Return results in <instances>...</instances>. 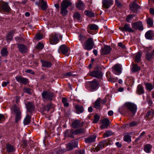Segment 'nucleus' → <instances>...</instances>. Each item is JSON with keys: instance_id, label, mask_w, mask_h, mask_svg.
I'll return each mask as SVG.
<instances>
[{"instance_id": "obj_62", "label": "nucleus", "mask_w": 154, "mask_h": 154, "mask_svg": "<svg viewBox=\"0 0 154 154\" xmlns=\"http://www.w3.org/2000/svg\"><path fill=\"white\" fill-rule=\"evenodd\" d=\"M76 154H85V151L83 150H79L76 151Z\"/></svg>"}, {"instance_id": "obj_27", "label": "nucleus", "mask_w": 154, "mask_h": 154, "mask_svg": "<svg viewBox=\"0 0 154 154\" xmlns=\"http://www.w3.org/2000/svg\"><path fill=\"white\" fill-rule=\"evenodd\" d=\"M154 37V32L152 30H149L145 34V37L147 39H151Z\"/></svg>"}, {"instance_id": "obj_39", "label": "nucleus", "mask_w": 154, "mask_h": 154, "mask_svg": "<svg viewBox=\"0 0 154 154\" xmlns=\"http://www.w3.org/2000/svg\"><path fill=\"white\" fill-rule=\"evenodd\" d=\"M145 55L146 60L149 61L154 58V57L151 52L150 53L147 52H146Z\"/></svg>"}, {"instance_id": "obj_30", "label": "nucleus", "mask_w": 154, "mask_h": 154, "mask_svg": "<svg viewBox=\"0 0 154 154\" xmlns=\"http://www.w3.org/2000/svg\"><path fill=\"white\" fill-rule=\"evenodd\" d=\"M76 7L79 10H83L84 9V4L81 0H79L78 2L76 3Z\"/></svg>"}, {"instance_id": "obj_55", "label": "nucleus", "mask_w": 154, "mask_h": 154, "mask_svg": "<svg viewBox=\"0 0 154 154\" xmlns=\"http://www.w3.org/2000/svg\"><path fill=\"white\" fill-rule=\"evenodd\" d=\"M44 46L42 43H39L37 46L36 48L38 50H42Z\"/></svg>"}, {"instance_id": "obj_37", "label": "nucleus", "mask_w": 154, "mask_h": 154, "mask_svg": "<svg viewBox=\"0 0 154 154\" xmlns=\"http://www.w3.org/2000/svg\"><path fill=\"white\" fill-rule=\"evenodd\" d=\"M152 146L150 144H146L144 146V150L147 153H149Z\"/></svg>"}, {"instance_id": "obj_35", "label": "nucleus", "mask_w": 154, "mask_h": 154, "mask_svg": "<svg viewBox=\"0 0 154 154\" xmlns=\"http://www.w3.org/2000/svg\"><path fill=\"white\" fill-rule=\"evenodd\" d=\"M137 92L139 95L144 93L143 88L141 85H138L137 88Z\"/></svg>"}, {"instance_id": "obj_28", "label": "nucleus", "mask_w": 154, "mask_h": 154, "mask_svg": "<svg viewBox=\"0 0 154 154\" xmlns=\"http://www.w3.org/2000/svg\"><path fill=\"white\" fill-rule=\"evenodd\" d=\"M109 119H106L103 120L102 122V124L100 126L102 129H104L107 128L109 125Z\"/></svg>"}, {"instance_id": "obj_63", "label": "nucleus", "mask_w": 154, "mask_h": 154, "mask_svg": "<svg viewBox=\"0 0 154 154\" xmlns=\"http://www.w3.org/2000/svg\"><path fill=\"white\" fill-rule=\"evenodd\" d=\"M20 97L19 96H16V100H15V102L16 103H17V105H18V103L20 102Z\"/></svg>"}, {"instance_id": "obj_4", "label": "nucleus", "mask_w": 154, "mask_h": 154, "mask_svg": "<svg viewBox=\"0 0 154 154\" xmlns=\"http://www.w3.org/2000/svg\"><path fill=\"white\" fill-rule=\"evenodd\" d=\"M42 96L44 101H51L53 99V94L52 93L47 91H43L42 93Z\"/></svg>"}, {"instance_id": "obj_53", "label": "nucleus", "mask_w": 154, "mask_h": 154, "mask_svg": "<svg viewBox=\"0 0 154 154\" xmlns=\"http://www.w3.org/2000/svg\"><path fill=\"white\" fill-rule=\"evenodd\" d=\"M100 118V116L97 115H95L94 117V119L93 121V123H97Z\"/></svg>"}, {"instance_id": "obj_7", "label": "nucleus", "mask_w": 154, "mask_h": 154, "mask_svg": "<svg viewBox=\"0 0 154 154\" xmlns=\"http://www.w3.org/2000/svg\"><path fill=\"white\" fill-rule=\"evenodd\" d=\"M89 87L93 91L97 90L99 87V83L97 80L96 79H94L92 81L90 82L89 83Z\"/></svg>"}, {"instance_id": "obj_59", "label": "nucleus", "mask_w": 154, "mask_h": 154, "mask_svg": "<svg viewBox=\"0 0 154 154\" xmlns=\"http://www.w3.org/2000/svg\"><path fill=\"white\" fill-rule=\"evenodd\" d=\"M134 16V14L129 15H128L126 18V20L128 22H129V20L131 19V18L133 17V16Z\"/></svg>"}, {"instance_id": "obj_1", "label": "nucleus", "mask_w": 154, "mask_h": 154, "mask_svg": "<svg viewBox=\"0 0 154 154\" xmlns=\"http://www.w3.org/2000/svg\"><path fill=\"white\" fill-rule=\"evenodd\" d=\"M11 113L15 115V122L17 123L21 118V112L18 105L14 104L10 108Z\"/></svg>"}, {"instance_id": "obj_36", "label": "nucleus", "mask_w": 154, "mask_h": 154, "mask_svg": "<svg viewBox=\"0 0 154 154\" xmlns=\"http://www.w3.org/2000/svg\"><path fill=\"white\" fill-rule=\"evenodd\" d=\"M15 32V30H11L8 34L7 36V40L9 41H11L12 39L13 34Z\"/></svg>"}, {"instance_id": "obj_48", "label": "nucleus", "mask_w": 154, "mask_h": 154, "mask_svg": "<svg viewBox=\"0 0 154 154\" xmlns=\"http://www.w3.org/2000/svg\"><path fill=\"white\" fill-rule=\"evenodd\" d=\"M60 13L62 14L63 16H65L67 14L68 11L67 10V9L62 7H60Z\"/></svg>"}, {"instance_id": "obj_26", "label": "nucleus", "mask_w": 154, "mask_h": 154, "mask_svg": "<svg viewBox=\"0 0 154 154\" xmlns=\"http://www.w3.org/2000/svg\"><path fill=\"white\" fill-rule=\"evenodd\" d=\"M111 48L110 46L105 45L103 48L101 49V54H106L110 52Z\"/></svg>"}, {"instance_id": "obj_13", "label": "nucleus", "mask_w": 154, "mask_h": 154, "mask_svg": "<svg viewBox=\"0 0 154 154\" xmlns=\"http://www.w3.org/2000/svg\"><path fill=\"white\" fill-rule=\"evenodd\" d=\"M15 79L19 83L22 84L26 85L29 82L28 79L23 77L20 75H18L15 77Z\"/></svg>"}, {"instance_id": "obj_3", "label": "nucleus", "mask_w": 154, "mask_h": 154, "mask_svg": "<svg viewBox=\"0 0 154 154\" xmlns=\"http://www.w3.org/2000/svg\"><path fill=\"white\" fill-rule=\"evenodd\" d=\"M61 38V36L59 34H52L50 38V42L52 45L56 44L59 42V39Z\"/></svg>"}, {"instance_id": "obj_49", "label": "nucleus", "mask_w": 154, "mask_h": 154, "mask_svg": "<svg viewBox=\"0 0 154 154\" xmlns=\"http://www.w3.org/2000/svg\"><path fill=\"white\" fill-rule=\"evenodd\" d=\"M140 70V67L138 66L136 64L133 65L132 69V71L133 72H136Z\"/></svg>"}, {"instance_id": "obj_40", "label": "nucleus", "mask_w": 154, "mask_h": 154, "mask_svg": "<svg viewBox=\"0 0 154 154\" xmlns=\"http://www.w3.org/2000/svg\"><path fill=\"white\" fill-rule=\"evenodd\" d=\"M75 135L83 134L85 133V130L84 129L80 128L75 130Z\"/></svg>"}, {"instance_id": "obj_45", "label": "nucleus", "mask_w": 154, "mask_h": 154, "mask_svg": "<svg viewBox=\"0 0 154 154\" xmlns=\"http://www.w3.org/2000/svg\"><path fill=\"white\" fill-rule=\"evenodd\" d=\"M73 17L75 20H81V16L78 12H76L74 14Z\"/></svg>"}, {"instance_id": "obj_29", "label": "nucleus", "mask_w": 154, "mask_h": 154, "mask_svg": "<svg viewBox=\"0 0 154 154\" xmlns=\"http://www.w3.org/2000/svg\"><path fill=\"white\" fill-rule=\"evenodd\" d=\"M154 115V110L151 109L148 111L147 113L145 118L146 120H149Z\"/></svg>"}, {"instance_id": "obj_24", "label": "nucleus", "mask_w": 154, "mask_h": 154, "mask_svg": "<svg viewBox=\"0 0 154 154\" xmlns=\"http://www.w3.org/2000/svg\"><path fill=\"white\" fill-rule=\"evenodd\" d=\"M72 3L68 0H63L61 3L60 7L67 9L68 7L72 5Z\"/></svg>"}, {"instance_id": "obj_18", "label": "nucleus", "mask_w": 154, "mask_h": 154, "mask_svg": "<svg viewBox=\"0 0 154 154\" xmlns=\"http://www.w3.org/2000/svg\"><path fill=\"white\" fill-rule=\"evenodd\" d=\"M17 47L19 51L22 53H25L27 51V47L24 44H18Z\"/></svg>"}, {"instance_id": "obj_57", "label": "nucleus", "mask_w": 154, "mask_h": 154, "mask_svg": "<svg viewBox=\"0 0 154 154\" xmlns=\"http://www.w3.org/2000/svg\"><path fill=\"white\" fill-rule=\"evenodd\" d=\"M116 4V5L119 8H121L122 5L121 2L117 0H115Z\"/></svg>"}, {"instance_id": "obj_20", "label": "nucleus", "mask_w": 154, "mask_h": 154, "mask_svg": "<svg viewBox=\"0 0 154 154\" xmlns=\"http://www.w3.org/2000/svg\"><path fill=\"white\" fill-rule=\"evenodd\" d=\"M112 68L114 71L116 72H114V73L116 75H119L120 74L121 72V66L119 64H117L114 65L113 67Z\"/></svg>"}, {"instance_id": "obj_50", "label": "nucleus", "mask_w": 154, "mask_h": 154, "mask_svg": "<svg viewBox=\"0 0 154 154\" xmlns=\"http://www.w3.org/2000/svg\"><path fill=\"white\" fill-rule=\"evenodd\" d=\"M113 133L111 131H106L105 133L103 134V137L104 138L106 137H108L111 135H112Z\"/></svg>"}, {"instance_id": "obj_17", "label": "nucleus", "mask_w": 154, "mask_h": 154, "mask_svg": "<svg viewBox=\"0 0 154 154\" xmlns=\"http://www.w3.org/2000/svg\"><path fill=\"white\" fill-rule=\"evenodd\" d=\"M98 28V26L97 25L93 24H90L88 25L87 29L88 32L92 34H93V30H97Z\"/></svg>"}, {"instance_id": "obj_47", "label": "nucleus", "mask_w": 154, "mask_h": 154, "mask_svg": "<svg viewBox=\"0 0 154 154\" xmlns=\"http://www.w3.org/2000/svg\"><path fill=\"white\" fill-rule=\"evenodd\" d=\"M124 140L128 143H130L131 141V137L128 135H125L124 137Z\"/></svg>"}, {"instance_id": "obj_25", "label": "nucleus", "mask_w": 154, "mask_h": 154, "mask_svg": "<svg viewBox=\"0 0 154 154\" xmlns=\"http://www.w3.org/2000/svg\"><path fill=\"white\" fill-rule=\"evenodd\" d=\"M96 137L94 135H92L85 138L86 143H90L95 141Z\"/></svg>"}, {"instance_id": "obj_19", "label": "nucleus", "mask_w": 154, "mask_h": 154, "mask_svg": "<svg viewBox=\"0 0 154 154\" xmlns=\"http://www.w3.org/2000/svg\"><path fill=\"white\" fill-rule=\"evenodd\" d=\"M69 50V47L65 45H63L59 47L58 51L59 52H60L62 54L66 55Z\"/></svg>"}, {"instance_id": "obj_60", "label": "nucleus", "mask_w": 154, "mask_h": 154, "mask_svg": "<svg viewBox=\"0 0 154 154\" xmlns=\"http://www.w3.org/2000/svg\"><path fill=\"white\" fill-rule=\"evenodd\" d=\"M23 148H26L27 147L28 145L27 142L26 140H24L22 141V144Z\"/></svg>"}, {"instance_id": "obj_21", "label": "nucleus", "mask_w": 154, "mask_h": 154, "mask_svg": "<svg viewBox=\"0 0 154 154\" xmlns=\"http://www.w3.org/2000/svg\"><path fill=\"white\" fill-rule=\"evenodd\" d=\"M113 3V1L112 0H103L102 1L103 7L105 8H108Z\"/></svg>"}, {"instance_id": "obj_46", "label": "nucleus", "mask_w": 154, "mask_h": 154, "mask_svg": "<svg viewBox=\"0 0 154 154\" xmlns=\"http://www.w3.org/2000/svg\"><path fill=\"white\" fill-rule=\"evenodd\" d=\"M85 14L90 17H94V14L92 12L88 11H85Z\"/></svg>"}, {"instance_id": "obj_33", "label": "nucleus", "mask_w": 154, "mask_h": 154, "mask_svg": "<svg viewBox=\"0 0 154 154\" xmlns=\"http://www.w3.org/2000/svg\"><path fill=\"white\" fill-rule=\"evenodd\" d=\"M101 100V99L100 98H99L95 102L94 107L96 109H99L100 107V101Z\"/></svg>"}, {"instance_id": "obj_51", "label": "nucleus", "mask_w": 154, "mask_h": 154, "mask_svg": "<svg viewBox=\"0 0 154 154\" xmlns=\"http://www.w3.org/2000/svg\"><path fill=\"white\" fill-rule=\"evenodd\" d=\"M31 89L26 87H25L23 88V91L25 93H27L29 94H31L32 92L31 91Z\"/></svg>"}, {"instance_id": "obj_11", "label": "nucleus", "mask_w": 154, "mask_h": 154, "mask_svg": "<svg viewBox=\"0 0 154 154\" xmlns=\"http://www.w3.org/2000/svg\"><path fill=\"white\" fill-rule=\"evenodd\" d=\"M132 28L140 31L143 30V29L142 23L141 21H137V22L131 23Z\"/></svg>"}, {"instance_id": "obj_56", "label": "nucleus", "mask_w": 154, "mask_h": 154, "mask_svg": "<svg viewBox=\"0 0 154 154\" xmlns=\"http://www.w3.org/2000/svg\"><path fill=\"white\" fill-rule=\"evenodd\" d=\"M51 108V104H48L47 105L45 106L44 107L45 110L47 111H49L50 109Z\"/></svg>"}, {"instance_id": "obj_10", "label": "nucleus", "mask_w": 154, "mask_h": 154, "mask_svg": "<svg viewBox=\"0 0 154 154\" xmlns=\"http://www.w3.org/2000/svg\"><path fill=\"white\" fill-rule=\"evenodd\" d=\"M35 4L38 7H40L41 9L44 11L46 10L48 8L47 2L44 0L37 1L35 2Z\"/></svg>"}, {"instance_id": "obj_9", "label": "nucleus", "mask_w": 154, "mask_h": 154, "mask_svg": "<svg viewBox=\"0 0 154 154\" xmlns=\"http://www.w3.org/2000/svg\"><path fill=\"white\" fill-rule=\"evenodd\" d=\"M108 145V143L107 141L106 140H103L102 141L99 143L98 145L95 148L94 151L98 152L102 148H104L105 146H107Z\"/></svg>"}, {"instance_id": "obj_64", "label": "nucleus", "mask_w": 154, "mask_h": 154, "mask_svg": "<svg viewBox=\"0 0 154 154\" xmlns=\"http://www.w3.org/2000/svg\"><path fill=\"white\" fill-rule=\"evenodd\" d=\"M10 82L9 81H7V82H3L2 84V86L3 87H5L7 85V84H9Z\"/></svg>"}, {"instance_id": "obj_43", "label": "nucleus", "mask_w": 154, "mask_h": 154, "mask_svg": "<svg viewBox=\"0 0 154 154\" xmlns=\"http://www.w3.org/2000/svg\"><path fill=\"white\" fill-rule=\"evenodd\" d=\"M86 38V37L85 35L82 34H80L78 36V38L79 41L81 42L82 45L84 44L83 42L85 41Z\"/></svg>"}, {"instance_id": "obj_42", "label": "nucleus", "mask_w": 154, "mask_h": 154, "mask_svg": "<svg viewBox=\"0 0 154 154\" xmlns=\"http://www.w3.org/2000/svg\"><path fill=\"white\" fill-rule=\"evenodd\" d=\"M145 85L146 89L149 91H151L154 88V85H152L150 83H146Z\"/></svg>"}, {"instance_id": "obj_44", "label": "nucleus", "mask_w": 154, "mask_h": 154, "mask_svg": "<svg viewBox=\"0 0 154 154\" xmlns=\"http://www.w3.org/2000/svg\"><path fill=\"white\" fill-rule=\"evenodd\" d=\"M141 54L140 52H138L136 55L135 61L137 63L140 62L141 60Z\"/></svg>"}, {"instance_id": "obj_22", "label": "nucleus", "mask_w": 154, "mask_h": 154, "mask_svg": "<svg viewBox=\"0 0 154 154\" xmlns=\"http://www.w3.org/2000/svg\"><path fill=\"white\" fill-rule=\"evenodd\" d=\"M80 122V121L79 120H75L72 123V127L74 128H77L79 127L82 126L84 124V122H83L81 123Z\"/></svg>"}, {"instance_id": "obj_41", "label": "nucleus", "mask_w": 154, "mask_h": 154, "mask_svg": "<svg viewBox=\"0 0 154 154\" xmlns=\"http://www.w3.org/2000/svg\"><path fill=\"white\" fill-rule=\"evenodd\" d=\"M31 122V117L29 115H27L24 120V125H27Z\"/></svg>"}, {"instance_id": "obj_2", "label": "nucleus", "mask_w": 154, "mask_h": 154, "mask_svg": "<svg viewBox=\"0 0 154 154\" xmlns=\"http://www.w3.org/2000/svg\"><path fill=\"white\" fill-rule=\"evenodd\" d=\"M84 46V49L88 50L92 49L94 45L93 39L91 38H89L85 41L82 45Z\"/></svg>"}, {"instance_id": "obj_52", "label": "nucleus", "mask_w": 154, "mask_h": 154, "mask_svg": "<svg viewBox=\"0 0 154 154\" xmlns=\"http://www.w3.org/2000/svg\"><path fill=\"white\" fill-rule=\"evenodd\" d=\"M139 124V123L138 122L133 121L130 122L129 125L130 127H135L137 126Z\"/></svg>"}, {"instance_id": "obj_16", "label": "nucleus", "mask_w": 154, "mask_h": 154, "mask_svg": "<svg viewBox=\"0 0 154 154\" xmlns=\"http://www.w3.org/2000/svg\"><path fill=\"white\" fill-rule=\"evenodd\" d=\"M129 7L130 10L133 11L134 13H135L140 8V6L135 2L130 4L129 5Z\"/></svg>"}, {"instance_id": "obj_61", "label": "nucleus", "mask_w": 154, "mask_h": 154, "mask_svg": "<svg viewBox=\"0 0 154 154\" xmlns=\"http://www.w3.org/2000/svg\"><path fill=\"white\" fill-rule=\"evenodd\" d=\"M35 38H36V39H37V40H39L42 38V36L41 34H37Z\"/></svg>"}, {"instance_id": "obj_38", "label": "nucleus", "mask_w": 154, "mask_h": 154, "mask_svg": "<svg viewBox=\"0 0 154 154\" xmlns=\"http://www.w3.org/2000/svg\"><path fill=\"white\" fill-rule=\"evenodd\" d=\"M1 53L2 56L3 57L7 56L8 54V52L7 48L5 47L2 48L1 51Z\"/></svg>"}, {"instance_id": "obj_34", "label": "nucleus", "mask_w": 154, "mask_h": 154, "mask_svg": "<svg viewBox=\"0 0 154 154\" xmlns=\"http://www.w3.org/2000/svg\"><path fill=\"white\" fill-rule=\"evenodd\" d=\"M75 108L77 114L82 113L84 110L83 106L80 105H76L75 106Z\"/></svg>"}, {"instance_id": "obj_23", "label": "nucleus", "mask_w": 154, "mask_h": 154, "mask_svg": "<svg viewBox=\"0 0 154 154\" xmlns=\"http://www.w3.org/2000/svg\"><path fill=\"white\" fill-rule=\"evenodd\" d=\"M75 130L71 129L70 131L67 129L64 132L65 137H69L73 138V135H75Z\"/></svg>"}, {"instance_id": "obj_8", "label": "nucleus", "mask_w": 154, "mask_h": 154, "mask_svg": "<svg viewBox=\"0 0 154 154\" xmlns=\"http://www.w3.org/2000/svg\"><path fill=\"white\" fill-rule=\"evenodd\" d=\"M78 142L77 140H73L67 144L68 150H71L74 148L78 147Z\"/></svg>"}, {"instance_id": "obj_15", "label": "nucleus", "mask_w": 154, "mask_h": 154, "mask_svg": "<svg viewBox=\"0 0 154 154\" xmlns=\"http://www.w3.org/2000/svg\"><path fill=\"white\" fill-rule=\"evenodd\" d=\"M90 75L92 77L100 79L102 77L103 74L101 71L96 70H94L91 72Z\"/></svg>"}, {"instance_id": "obj_6", "label": "nucleus", "mask_w": 154, "mask_h": 154, "mask_svg": "<svg viewBox=\"0 0 154 154\" xmlns=\"http://www.w3.org/2000/svg\"><path fill=\"white\" fill-rule=\"evenodd\" d=\"M0 8L4 12L8 13L11 11V9L7 2L0 1Z\"/></svg>"}, {"instance_id": "obj_5", "label": "nucleus", "mask_w": 154, "mask_h": 154, "mask_svg": "<svg viewBox=\"0 0 154 154\" xmlns=\"http://www.w3.org/2000/svg\"><path fill=\"white\" fill-rule=\"evenodd\" d=\"M124 106L133 114L134 115L135 114L137 108L135 104L131 102H127L125 104Z\"/></svg>"}, {"instance_id": "obj_32", "label": "nucleus", "mask_w": 154, "mask_h": 154, "mask_svg": "<svg viewBox=\"0 0 154 154\" xmlns=\"http://www.w3.org/2000/svg\"><path fill=\"white\" fill-rule=\"evenodd\" d=\"M41 62L43 66L47 68H50L52 66L51 63L49 61L41 60Z\"/></svg>"}, {"instance_id": "obj_14", "label": "nucleus", "mask_w": 154, "mask_h": 154, "mask_svg": "<svg viewBox=\"0 0 154 154\" xmlns=\"http://www.w3.org/2000/svg\"><path fill=\"white\" fill-rule=\"evenodd\" d=\"M26 106L27 110L29 112L32 113L34 111L35 106L33 103L28 102L26 104Z\"/></svg>"}, {"instance_id": "obj_31", "label": "nucleus", "mask_w": 154, "mask_h": 154, "mask_svg": "<svg viewBox=\"0 0 154 154\" xmlns=\"http://www.w3.org/2000/svg\"><path fill=\"white\" fill-rule=\"evenodd\" d=\"M6 148V151L8 153L12 152L15 150L13 146L8 143L7 144Z\"/></svg>"}, {"instance_id": "obj_12", "label": "nucleus", "mask_w": 154, "mask_h": 154, "mask_svg": "<svg viewBox=\"0 0 154 154\" xmlns=\"http://www.w3.org/2000/svg\"><path fill=\"white\" fill-rule=\"evenodd\" d=\"M120 30L122 32L126 31L129 32H133L134 30L131 27L129 24L125 23L123 27H120L119 28Z\"/></svg>"}, {"instance_id": "obj_58", "label": "nucleus", "mask_w": 154, "mask_h": 154, "mask_svg": "<svg viewBox=\"0 0 154 154\" xmlns=\"http://www.w3.org/2000/svg\"><path fill=\"white\" fill-rule=\"evenodd\" d=\"M5 120L4 116L2 114H0V123H2L4 122Z\"/></svg>"}, {"instance_id": "obj_54", "label": "nucleus", "mask_w": 154, "mask_h": 154, "mask_svg": "<svg viewBox=\"0 0 154 154\" xmlns=\"http://www.w3.org/2000/svg\"><path fill=\"white\" fill-rule=\"evenodd\" d=\"M147 23L150 26H152L153 25V21L150 18H148L147 19Z\"/></svg>"}]
</instances>
